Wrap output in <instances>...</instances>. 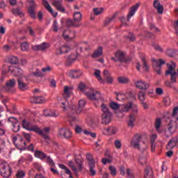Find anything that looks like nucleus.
Listing matches in <instances>:
<instances>
[{"mask_svg": "<svg viewBox=\"0 0 178 178\" xmlns=\"http://www.w3.org/2000/svg\"><path fill=\"white\" fill-rule=\"evenodd\" d=\"M86 159L88 161V165H95V161H94V157L92 156V154L87 153Z\"/></svg>", "mask_w": 178, "mask_h": 178, "instance_id": "36", "label": "nucleus"}, {"mask_svg": "<svg viewBox=\"0 0 178 178\" xmlns=\"http://www.w3.org/2000/svg\"><path fill=\"white\" fill-rule=\"evenodd\" d=\"M114 145L117 149H120V148H122V143H120V140H115Z\"/></svg>", "mask_w": 178, "mask_h": 178, "instance_id": "62", "label": "nucleus"}, {"mask_svg": "<svg viewBox=\"0 0 178 178\" xmlns=\"http://www.w3.org/2000/svg\"><path fill=\"white\" fill-rule=\"evenodd\" d=\"M33 51H45L49 48V44L47 42H43L40 44H36L32 47Z\"/></svg>", "mask_w": 178, "mask_h": 178, "instance_id": "20", "label": "nucleus"}, {"mask_svg": "<svg viewBox=\"0 0 178 178\" xmlns=\"http://www.w3.org/2000/svg\"><path fill=\"white\" fill-rule=\"evenodd\" d=\"M21 49L22 51H29V45L27 42H24L21 44Z\"/></svg>", "mask_w": 178, "mask_h": 178, "instance_id": "51", "label": "nucleus"}, {"mask_svg": "<svg viewBox=\"0 0 178 178\" xmlns=\"http://www.w3.org/2000/svg\"><path fill=\"white\" fill-rule=\"evenodd\" d=\"M90 168V172L91 173V176H95L97 175V172H95V170L94 169L95 168V164L93 165H88Z\"/></svg>", "mask_w": 178, "mask_h": 178, "instance_id": "54", "label": "nucleus"}, {"mask_svg": "<svg viewBox=\"0 0 178 178\" xmlns=\"http://www.w3.org/2000/svg\"><path fill=\"white\" fill-rule=\"evenodd\" d=\"M140 8V3H137L136 4L134 5L132 7L130 8L129 12L127 17V22H130V19L136 15V13L137 12V10Z\"/></svg>", "mask_w": 178, "mask_h": 178, "instance_id": "14", "label": "nucleus"}, {"mask_svg": "<svg viewBox=\"0 0 178 178\" xmlns=\"http://www.w3.org/2000/svg\"><path fill=\"white\" fill-rule=\"evenodd\" d=\"M124 111H126V112H138V106H137V104L129 102L124 106Z\"/></svg>", "mask_w": 178, "mask_h": 178, "instance_id": "13", "label": "nucleus"}, {"mask_svg": "<svg viewBox=\"0 0 178 178\" xmlns=\"http://www.w3.org/2000/svg\"><path fill=\"white\" fill-rule=\"evenodd\" d=\"M152 170L151 168H146L145 170V178H153Z\"/></svg>", "mask_w": 178, "mask_h": 178, "instance_id": "39", "label": "nucleus"}, {"mask_svg": "<svg viewBox=\"0 0 178 178\" xmlns=\"http://www.w3.org/2000/svg\"><path fill=\"white\" fill-rule=\"evenodd\" d=\"M46 158L48 165H49L50 166H55V163H54V161L52 160V159H51L50 156H47Z\"/></svg>", "mask_w": 178, "mask_h": 178, "instance_id": "63", "label": "nucleus"}, {"mask_svg": "<svg viewBox=\"0 0 178 178\" xmlns=\"http://www.w3.org/2000/svg\"><path fill=\"white\" fill-rule=\"evenodd\" d=\"M142 60V63H143V70H145V72H148V64L147 63V60L145 59V58L143 57L141 58Z\"/></svg>", "mask_w": 178, "mask_h": 178, "instance_id": "48", "label": "nucleus"}, {"mask_svg": "<svg viewBox=\"0 0 178 178\" xmlns=\"http://www.w3.org/2000/svg\"><path fill=\"white\" fill-rule=\"evenodd\" d=\"M28 2L31 3L29 8V13L32 19H35V13H34V9H35V3H34V0H28Z\"/></svg>", "mask_w": 178, "mask_h": 178, "instance_id": "22", "label": "nucleus"}, {"mask_svg": "<svg viewBox=\"0 0 178 178\" xmlns=\"http://www.w3.org/2000/svg\"><path fill=\"white\" fill-rule=\"evenodd\" d=\"M57 10H58L59 12H62V13H65V11L66 10L63 6H62V4H60L59 6H56Z\"/></svg>", "mask_w": 178, "mask_h": 178, "instance_id": "64", "label": "nucleus"}, {"mask_svg": "<svg viewBox=\"0 0 178 178\" xmlns=\"http://www.w3.org/2000/svg\"><path fill=\"white\" fill-rule=\"evenodd\" d=\"M177 138H172L168 143L166 148L167 149H172V148H175L176 145H177Z\"/></svg>", "mask_w": 178, "mask_h": 178, "instance_id": "30", "label": "nucleus"}, {"mask_svg": "<svg viewBox=\"0 0 178 178\" xmlns=\"http://www.w3.org/2000/svg\"><path fill=\"white\" fill-rule=\"evenodd\" d=\"M15 147L21 151L22 149H26V147H27L26 145V140H24L23 138L19 137L17 141V143H15Z\"/></svg>", "mask_w": 178, "mask_h": 178, "instance_id": "21", "label": "nucleus"}, {"mask_svg": "<svg viewBox=\"0 0 178 178\" xmlns=\"http://www.w3.org/2000/svg\"><path fill=\"white\" fill-rule=\"evenodd\" d=\"M83 17V15L81 14L80 12H75L74 13V21L79 22L81 20V18Z\"/></svg>", "mask_w": 178, "mask_h": 178, "instance_id": "42", "label": "nucleus"}, {"mask_svg": "<svg viewBox=\"0 0 178 178\" xmlns=\"http://www.w3.org/2000/svg\"><path fill=\"white\" fill-rule=\"evenodd\" d=\"M138 99H140V101H145V93L143 91H140L138 95Z\"/></svg>", "mask_w": 178, "mask_h": 178, "instance_id": "56", "label": "nucleus"}, {"mask_svg": "<svg viewBox=\"0 0 178 178\" xmlns=\"http://www.w3.org/2000/svg\"><path fill=\"white\" fill-rule=\"evenodd\" d=\"M118 127L110 126L107 128H104L102 129L103 134H105L106 136H115L118 133Z\"/></svg>", "mask_w": 178, "mask_h": 178, "instance_id": "12", "label": "nucleus"}, {"mask_svg": "<svg viewBox=\"0 0 178 178\" xmlns=\"http://www.w3.org/2000/svg\"><path fill=\"white\" fill-rule=\"evenodd\" d=\"M142 138H143L141 136V134H136L131 139V147H132V148H134L135 149H138L139 151H141V145H140V143H141Z\"/></svg>", "mask_w": 178, "mask_h": 178, "instance_id": "5", "label": "nucleus"}, {"mask_svg": "<svg viewBox=\"0 0 178 178\" xmlns=\"http://www.w3.org/2000/svg\"><path fill=\"white\" fill-rule=\"evenodd\" d=\"M8 123H11L13 124V131L14 133H17L20 130V124H19V120L17 118L14 117H10L8 119Z\"/></svg>", "mask_w": 178, "mask_h": 178, "instance_id": "10", "label": "nucleus"}, {"mask_svg": "<svg viewBox=\"0 0 178 178\" xmlns=\"http://www.w3.org/2000/svg\"><path fill=\"white\" fill-rule=\"evenodd\" d=\"M18 83V88L21 90V91H26V90H29V85L24 83V77L20 76L17 79Z\"/></svg>", "mask_w": 178, "mask_h": 178, "instance_id": "15", "label": "nucleus"}, {"mask_svg": "<svg viewBox=\"0 0 178 178\" xmlns=\"http://www.w3.org/2000/svg\"><path fill=\"white\" fill-rule=\"evenodd\" d=\"M91 49V47L88 43L83 42H81L76 49V54L79 52H84V51H90Z\"/></svg>", "mask_w": 178, "mask_h": 178, "instance_id": "16", "label": "nucleus"}, {"mask_svg": "<svg viewBox=\"0 0 178 178\" xmlns=\"http://www.w3.org/2000/svg\"><path fill=\"white\" fill-rule=\"evenodd\" d=\"M118 83L126 84L127 83H129V79L126 77H120L118 78Z\"/></svg>", "mask_w": 178, "mask_h": 178, "instance_id": "55", "label": "nucleus"}, {"mask_svg": "<svg viewBox=\"0 0 178 178\" xmlns=\"http://www.w3.org/2000/svg\"><path fill=\"white\" fill-rule=\"evenodd\" d=\"M117 101H124L127 99V95L121 92H115Z\"/></svg>", "mask_w": 178, "mask_h": 178, "instance_id": "35", "label": "nucleus"}, {"mask_svg": "<svg viewBox=\"0 0 178 178\" xmlns=\"http://www.w3.org/2000/svg\"><path fill=\"white\" fill-rule=\"evenodd\" d=\"M70 88L68 86L64 87L63 98H69L70 97Z\"/></svg>", "mask_w": 178, "mask_h": 178, "instance_id": "44", "label": "nucleus"}, {"mask_svg": "<svg viewBox=\"0 0 178 178\" xmlns=\"http://www.w3.org/2000/svg\"><path fill=\"white\" fill-rule=\"evenodd\" d=\"M83 133L86 136H90V137H92V138H95L97 137V134L90 132V131H87V130H83Z\"/></svg>", "mask_w": 178, "mask_h": 178, "instance_id": "57", "label": "nucleus"}, {"mask_svg": "<svg viewBox=\"0 0 178 178\" xmlns=\"http://www.w3.org/2000/svg\"><path fill=\"white\" fill-rule=\"evenodd\" d=\"M168 70L165 71V76H170L171 83H176L177 81L176 72V63L171 62V63H167Z\"/></svg>", "mask_w": 178, "mask_h": 178, "instance_id": "3", "label": "nucleus"}, {"mask_svg": "<svg viewBox=\"0 0 178 178\" xmlns=\"http://www.w3.org/2000/svg\"><path fill=\"white\" fill-rule=\"evenodd\" d=\"M102 8H93V13L96 15L98 16V15H101L103 12Z\"/></svg>", "mask_w": 178, "mask_h": 178, "instance_id": "59", "label": "nucleus"}, {"mask_svg": "<svg viewBox=\"0 0 178 178\" xmlns=\"http://www.w3.org/2000/svg\"><path fill=\"white\" fill-rule=\"evenodd\" d=\"M53 31H54V33H58V21L54 20L53 22Z\"/></svg>", "mask_w": 178, "mask_h": 178, "instance_id": "61", "label": "nucleus"}, {"mask_svg": "<svg viewBox=\"0 0 178 178\" xmlns=\"http://www.w3.org/2000/svg\"><path fill=\"white\" fill-rule=\"evenodd\" d=\"M153 6L155 9L157 10V13L159 15H162L163 13V6H162L158 0L154 1Z\"/></svg>", "mask_w": 178, "mask_h": 178, "instance_id": "25", "label": "nucleus"}, {"mask_svg": "<svg viewBox=\"0 0 178 178\" xmlns=\"http://www.w3.org/2000/svg\"><path fill=\"white\" fill-rule=\"evenodd\" d=\"M154 128L156 131V133H159V134H161L163 131V129H162V120L161 118H156L154 122Z\"/></svg>", "mask_w": 178, "mask_h": 178, "instance_id": "23", "label": "nucleus"}, {"mask_svg": "<svg viewBox=\"0 0 178 178\" xmlns=\"http://www.w3.org/2000/svg\"><path fill=\"white\" fill-rule=\"evenodd\" d=\"M86 95L87 98L91 101H99V99H102V98L101 92L94 88H90L88 92H86Z\"/></svg>", "mask_w": 178, "mask_h": 178, "instance_id": "4", "label": "nucleus"}, {"mask_svg": "<svg viewBox=\"0 0 178 178\" xmlns=\"http://www.w3.org/2000/svg\"><path fill=\"white\" fill-rule=\"evenodd\" d=\"M152 65L155 72L157 74H161V65H165L163 60H152Z\"/></svg>", "mask_w": 178, "mask_h": 178, "instance_id": "11", "label": "nucleus"}, {"mask_svg": "<svg viewBox=\"0 0 178 178\" xmlns=\"http://www.w3.org/2000/svg\"><path fill=\"white\" fill-rule=\"evenodd\" d=\"M128 127L133 129L136 126V115L133 113L129 114L127 122Z\"/></svg>", "mask_w": 178, "mask_h": 178, "instance_id": "26", "label": "nucleus"}, {"mask_svg": "<svg viewBox=\"0 0 178 178\" xmlns=\"http://www.w3.org/2000/svg\"><path fill=\"white\" fill-rule=\"evenodd\" d=\"M147 156H148V153L147 152L140 155L138 159V163L140 164L141 166H143V165H145V163H147Z\"/></svg>", "mask_w": 178, "mask_h": 178, "instance_id": "28", "label": "nucleus"}, {"mask_svg": "<svg viewBox=\"0 0 178 178\" xmlns=\"http://www.w3.org/2000/svg\"><path fill=\"white\" fill-rule=\"evenodd\" d=\"M109 106L113 109V111H118V109L120 108L121 105L115 102H111L109 104Z\"/></svg>", "mask_w": 178, "mask_h": 178, "instance_id": "40", "label": "nucleus"}, {"mask_svg": "<svg viewBox=\"0 0 178 178\" xmlns=\"http://www.w3.org/2000/svg\"><path fill=\"white\" fill-rule=\"evenodd\" d=\"M111 60H113L114 62H120V63L127 62V60L124 57V53L120 51H118L114 54V57H111Z\"/></svg>", "mask_w": 178, "mask_h": 178, "instance_id": "7", "label": "nucleus"}, {"mask_svg": "<svg viewBox=\"0 0 178 178\" xmlns=\"http://www.w3.org/2000/svg\"><path fill=\"white\" fill-rule=\"evenodd\" d=\"M108 170H110V173L111 175V176H116V175H118V170H116V168H115V166L113 165H110L108 167Z\"/></svg>", "mask_w": 178, "mask_h": 178, "instance_id": "45", "label": "nucleus"}, {"mask_svg": "<svg viewBox=\"0 0 178 178\" xmlns=\"http://www.w3.org/2000/svg\"><path fill=\"white\" fill-rule=\"evenodd\" d=\"M60 48H61V51H62L63 54H67L68 52H70V51H71L70 47H69V45H67V44L61 46Z\"/></svg>", "mask_w": 178, "mask_h": 178, "instance_id": "46", "label": "nucleus"}, {"mask_svg": "<svg viewBox=\"0 0 178 178\" xmlns=\"http://www.w3.org/2000/svg\"><path fill=\"white\" fill-rule=\"evenodd\" d=\"M102 50L103 49L101 47L95 50L93 54L92 55V58H98L99 56H101V55L103 54Z\"/></svg>", "mask_w": 178, "mask_h": 178, "instance_id": "37", "label": "nucleus"}, {"mask_svg": "<svg viewBox=\"0 0 178 178\" xmlns=\"http://www.w3.org/2000/svg\"><path fill=\"white\" fill-rule=\"evenodd\" d=\"M66 26L67 27H72V26H74V27H79V24H76V22L73 21L72 19H67Z\"/></svg>", "mask_w": 178, "mask_h": 178, "instance_id": "43", "label": "nucleus"}, {"mask_svg": "<svg viewBox=\"0 0 178 178\" xmlns=\"http://www.w3.org/2000/svg\"><path fill=\"white\" fill-rule=\"evenodd\" d=\"M86 106V101L85 100H80L79 102V108L78 109H76V111H81V110H80L81 108H84V106Z\"/></svg>", "mask_w": 178, "mask_h": 178, "instance_id": "60", "label": "nucleus"}, {"mask_svg": "<svg viewBox=\"0 0 178 178\" xmlns=\"http://www.w3.org/2000/svg\"><path fill=\"white\" fill-rule=\"evenodd\" d=\"M102 124L108 126L111 122H112V113L103 112L101 115Z\"/></svg>", "mask_w": 178, "mask_h": 178, "instance_id": "8", "label": "nucleus"}, {"mask_svg": "<svg viewBox=\"0 0 178 178\" xmlns=\"http://www.w3.org/2000/svg\"><path fill=\"white\" fill-rule=\"evenodd\" d=\"M44 97H34L31 99V104H42L44 102Z\"/></svg>", "mask_w": 178, "mask_h": 178, "instance_id": "32", "label": "nucleus"}, {"mask_svg": "<svg viewBox=\"0 0 178 178\" xmlns=\"http://www.w3.org/2000/svg\"><path fill=\"white\" fill-rule=\"evenodd\" d=\"M0 174L5 178L10 177V175H12V167L9 166V165L1 164Z\"/></svg>", "mask_w": 178, "mask_h": 178, "instance_id": "6", "label": "nucleus"}, {"mask_svg": "<svg viewBox=\"0 0 178 178\" xmlns=\"http://www.w3.org/2000/svg\"><path fill=\"white\" fill-rule=\"evenodd\" d=\"M69 76L72 79H80L81 76H83V71L80 70H72L69 72Z\"/></svg>", "mask_w": 178, "mask_h": 178, "instance_id": "19", "label": "nucleus"}, {"mask_svg": "<svg viewBox=\"0 0 178 178\" xmlns=\"http://www.w3.org/2000/svg\"><path fill=\"white\" fill-rule=\"evenodd\" d=\"M43 116H45L46 118H58L59 113L58 112H44Z\"/></svg>", "mask_w": 178, "mask_h": 178, "instance_id": "38", "label": "nucleus"}, {"mask_svg": "<svg viewBox=\"0 0 178 178\" xmlns=\"http://www.w3.org/2000/svg\"><path fill=\"white\" fill-rule=\"evenodd\" d=\"M135 86L136 88H139V90H148V88H149V84L142 80L136 81Z\"/></svg>", "mask_w": 178, "mask_h": 178, "instance_id": "18", "label": "nucleus"}, {"mask_svg": "<svg viewBox=\"0 0 178 178\" xmlns=\"http://www.w3.org/2000/svg\"><path fill=\"white\" fill-rule=\"evenodd\" d=\"M167 127L170 134H173V133H175V131H176V129H177V123L174 120H170Z\"/></svg>", "mask_w": 178, "mask_h": 178, "instance_id": "24", "label": "nucleus"}, {"mask_svg": "<svg viewBox=\"0 0 178 178\" xmlns=\"http://www.w3.org/2000/svg\"><path fill=\"white\" fill-rule=\"evenodd\" d=\"M22 127L29 131H34L35 133H37L39 136H42L43 138H49L47 134H44L40 127L37 125L31 124V123L26 120H22Z\"/></svg>", "mask_w": 178, "mask_h": 178, "instance_id": "2", "label": "nucleus"}, {"mask_svg": "<svg viewBox=\"0 0 178 178\" xmlns=\"http://www.w3.org/2000/svg\"><path fill=\"white\" fill-rule=\"evenodd\" d=\"M42 5L44 6V8L49 12V13H51L53 15L54 17H56L58 15V13L54 14V10L52 9V7H51V5H49V3H48V1L47 0H42Z\"/></svg>", "mask_w": 178, "mask_h": 178, "instance_id": "27", "label": "nucleus"}, {"mask_svg": "<svg viewBox=\"0 0 178 178\" xmlns=\"http://www.w3.org/2000/svg\"><path fill=\"white\" fill-rule=\"evenodd\" d=\"M79 115H80V113L79 112H70L68 113V118L70 120V122H74V120H77L79 118Z\"/></svg>", "mask_w": 178, "mask_h": 178, "instance_id": "31", "label": "nucleus"}, {"mask_svg": "<svg viewBox=\"0 0 178 178\" xmlns=\"http://www.w3.org/2000/svg\"><path fill=\"white\" fill-rule=\"evenodd\" d=\"M35 156H36V158H39L40 159H45V158H47V155H45L44 152L39 150H37L35 152Z\"/></svg>", "mask_w": 178, "mask_h": 178, "instance_id": "41", "label": "nucleus"}, {"mask_svg": "<svg viewBox=\"0 0 178 178\" xmlns=\"http://www.w3.org/2000/svg\"><path fill=\"white\" fill-rule=\"evenodd\" d=\"M76 59H77V54H72L71 56H69L67 58V65H72V63H74Z\"/></svg>", "mask_w": 178, "mask_h": 178, "instance_id": "34", "label": "nucleus"}, {"mask_svg": "<svg viewBox=\"0 0 178 178\" xmlns=\"http://www.w3.org/2000/svg\"><path fill=\"white\" fill-rule=\"evenodd\" d=\"M26 176V171H23L22 170H18L16 174L17 178H24Z\"/></svg>", "mask_w": 178, "mask_h": 178, "instance_id": "49", "label": "nucleus"}, {"mask_svg": "<svg viewBox=\"0 0 178 178\" xmlns=\"http://www.w3.org/2000/svg\"><path fill=\"white\" fill-rule=\"evenodd\" d=\"M94 76L97 79V80H99V81L102 80V77H101V71L99 70H95Z\"/></svg>", "mask_w": 178, "mask_h": 178, "instance_id": "53", "label": "nucleus"}, {"mask_svg": "<svg viewBox=\"0 0 178 178\" xmlns=\"http://www.w3.org/2000/svg\"><path fill=\"white\" fill-rule=\"evenodd\" d=\"M75 163H76L75 168H76V170H81V169H83V168L81 167V160L76 159L75 160Z\"/></svg>", "mask_w": 178, "mask_h": 178, "instance_id": "52", "label": "nucleus"}, {"mask_svg": "<svg viewBox=\"0 0 178 178\" xmlns=\"http://www.w3.org/2000/svg\"><path fill=\"white\" fill-rule=\"evenodd\" d=\"M112 162H113L112 159L103 158L102 159V163H103V165H106V163H112Z\"/></svg>", "mask_w": 178, "mask_h": 178, "instance_id": "58", "label": "nucleus"}, {"mask_svg": "<svg viewBox=\"0 0 178 178\" xmlns=\"http://www.w3.org/2000/svg\"><path fill=\"white\" fill-rule=\"evenodd\" d=\"M16 86V80L14 79H10L6 83V90L8 92H12L13 91V87Z\"/></svg>", "mask_w": 178, "mask_h": 178, "instance_id": "17", "label": "nucleus"}, {"mask_svg": "<svg viewBox=\"0 0 178 178\" xmlns=\"http://www.w3.org/2000/svg\"><path fill=\"white\" fill-rule=\"evenodd\" d=\"M12 13L15 16H23V13L19 8H14L12 10Z\"/></svg>", "mask_w": 178, "mask_h": 178, "instance_id": "50", "label": "nucleus"}, {"mask_svg": "<svg viewBox=\"0 0 178 178\" xmlns=\"http://www.w3.org/2000/svg\"><path fill=\"white\" fill-rule=\"evenodd\" d=\"M60 104H61V108H63V111H69V108H70V106L67 99H61Z\"/></svg>", "mask_w": 178, "mask_h": 178, "instance_id": "33", "label": "nucleus"}, {"mask_svg": "<svg viewBox=\"0 0 178 178\" xmlns=\"http://www.w3.org/2000/svg\"><path fill=\"white\" fill-rule=\"evenodd\" d=\"M58 136L63 138L69 140V138H72L73 134L72 133V131L67 128H61L58 130Z\"/></svg>", "mask_w": 178, "mask_h": 178, "instance_id": "9", "label": "nucleus"}, {"mask_svg": "<svg viewBox=\"0 0 178 178\" xmlns=\"http://www.w3.org/2000/svg\"><path fill=\"white\" fill-rule=\"evenodd\" d=\"M9 62L11 63V65H17L19 63V58L16 56H11L9 58Z\"/></svg>", "mask_w": 178, "mask_h": 178, "instance_id": "47", "label": "nucleus"}, {"mask_svg": "<svg viewBox=\"0 0 178 178\" xmlns=\"http://www.w3.org/2000/svg\"><path fill=\"white\" fill-rule=\"evenodd\" d=\"M8 72H11V73L14 74V76L16 77H24L23 75V70L19 67H11V66H8V65H3L1 71V81H3V79H5V74L8 73Z\"/></svg>", "mask_w": 178, "mask_h": 178, "instance_id": "1", "label": "nucleus"}, {"mask_svg": "<svg viewBox=\"0 0 178 178\" xmlns=\"http://www.w3.org/2000/svg\"><path fill=\"white\" fill-rule=\"evenodd\" d=\"M29 72L31 74V76H34L35 77H41L42 76V72L41 71L35 67L29 69Z\"/></svg>", "mask_w": 178, "mask_h": 178, "instance_id": "29", "label": "nucleus"}]
</instances>
